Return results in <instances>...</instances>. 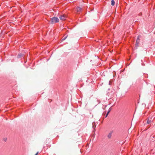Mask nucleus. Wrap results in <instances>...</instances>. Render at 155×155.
Masks as SVG:
<instances>
[{
    "instance_id": "nucleus-1",
    "label": "nucleus",
    "mask_w": 155,
    "mask_h": 155,
    "mask_svg": "<svg viewBox=\"0 0 155 155\" xmlns=\"http://www.w3.org/2000/svg\"><path fill=\"white\" fill-rule=\"evenodd\" d=\"M59 19L56 17H54L51 18V20L49 21V22L51 24H53L54 23H56L59 22Z\"/></svg>"
},
{
    "instance_id": "nucleus-2",
    "label": "nucleus",
    "mask_w": 155,
    "mask_h": 155,
    "mask_svg": "<svg viewBox=\"0 0 155 155\" xmlns=\"http://www.w3.org/2000/svg\"><path fill=\"white\" fill-rule=\"evenodd\" d=\"M141 35H138L137 37V39L136 42L135 44V48H136V49L137 48V47L138 46V45L139 43V42L140 41V38L141 37Z\"/></svg>"
},
{
    "instance_id": "nucleus-3",
    "label": "nucleus",
    "mask_w": 155,
    "mask_h": 155,
    "mask_svg": "<svg viewBox=\"0 0 155 155\" xmlns=\"http://www.w3.org/2000/svg\"><path fill=\"white\" fill-rule=\"evenodd\" d=\"M66 16L64 15H61L60 17L59 18L60 20H64L65 19Z\"/></svg>"
},
{
    "instance_id": "nucleus-4",
    "label": "nucleus",
    "mask_w": 155,
    "mask_h": 155,
    "mask_svg": "<svg viewBox=\"0 0 155 155\" xmlns=\"http://www.w3.org/2000/svg\"><path fill=\"white\" fill-rule=\"evenodd\" d=\"M23 55V54L21 53H19L18 54V55L17 56V58H21L22 57Z\"/></svg>"
},
{
    "instance_id": "nucleus-5",
    "label": "nucleus",
    "mask_w": 155,
    "mask_h": 155,
    "mask_svg": "<svg viewBox=\"0 0 155 155\" xmlns=\"http://www.w3.org/2000/svg\"><path fill=\"white\" fill-rule=\"evenodd\" d=\"M152 122V118H148L147 121V124H150Z\"/></svg>"
},
{
    "instance_id": "nucleus-6",
    "label": "nucleus",
    "mask_w": 155,
    "mask_h": 155,
    "mask_svg": "<svg viewBox=\"0 0 155 155\" xmlns=\"http://www.w3.org/2000/svg\"><path fill=\"white\" fill-rule=\"evenodd\" d=\"M115 2L114 0H112L111 1V5L112 6H114L115 5Z\"/></svg>"
},
{
    "instance_id": "nucleus-7",
    "label": "nucleus",
    "mask_w": 155,
    "mask_h": 155,
    "mask_svg": "<svg viewBox=\"0 0 155 155\" xmlns=\"http://www.w3.org/2000/svg\"><path fill=\"white\" fill-rule=\"evenodd\" d=\"M111 137V133H110L108 135V137L109 138H110Z\"/></svg>"
},
{
    "instance_id": "nucleus-8",
    "label": "nucleus",
    "mask_w": 155,
    "mask_h": 155,
    "mask_svg": "<svg viewBox=\"0 0 155 155\" xmlns=\"http://www.w3.org/2000/svg\"><path fill=\"white\" fill-rule=\"evenodd\" d=\"M81 8L78 7L77 8V10L78 11H81Z\"/></svg>"
},
{
    "instance_id": "nucleus-9",
    "label": "nucleus",
    "mask_w": 155,
    "mask_h": 155,
    "mask_svg": "<svg viewBox=\"0 0 155 155\" xmlns=\"http://www.w3.org/2000/svg\"><path fill=\"white\" fill-rule=\"evenodd\" d=\"M68 37V35H67L66 36L65 38H63L62 40V41H64V40H65V39L67 38Z\"/></svg>"
},
{
    "instance_id": "nucleus-10",
    "label": "nucleus",
    "mask_w": 155,
    "mask_h": 155,
    "mask_svg": "<svg viewBox=\"0 0 155 155\" xmlns=\"http://www.w3.org/2000/svg\"><path fill=\"white\" fill-rule=\"evenodd\" d=\"M111 110V109H109V111L107 112V115H108V114H109L110 112V110Z\"/></svg>"
},
{
    "instance_id": "nucleus-11",
    "label": "nucleus",
    "mask_w": 155,
    "mask_h": 155,
    "mask_svg": "<svg viewBox=\"0 0 155 155\" xmlns=\"http://www.w3.org/2000/svg\"><path fill=\"white\" fill-rule=\"evenodd\" d=\"M38 153V151H37L35 155H37Z\"/></svg>"
},
{
    "instance_id": "nucleus-12",
    "label": "nucleus",
    "mask_w": 155,
    "mask_h": 155,
    "mask_svg": "<svg viewBox=\"0 0 155 155\" xmlns=\"http://www.w3.org/2000/svg\"><path fill=\"white\" fill-rule=\"evenodd\" d=\"M142 13H139V15H142Z\"/></svg>"
},
{
    "instance_id": "nucleus-13",
    "label": "nucleus",
    "mask_w": 155,
    "mask_h": 155,
    "mask_svg": "<svg viewBox=\"0 0 155 155\" xmlns=\"http://www.w3.org/2000/svg\"><path fill=\"white\" fill-rule=\"evenodd\" d=\"M107 115V114H106V116L105 117H107V115Z\"/></svg>"
},
{
    "instance_id": "nucleus-14",
    "label": "nucleus",
    "mask_w": 155,
    "mask_h": 155,
    "mask_svg": "<svg viewBox=\"0 0 155 155\" xmlns=\"http://www.w3.org/2000/svg\"><path fill=\"white\" fill-rule=\"evenodd\" d=\"M110 83H111L110 81V82H109V84L110 85Z\"/></svg>"
},
{
    "instance_id": "nucleus-15",
    "label": "nucleus",
    "mask_w": 155,
    "mask_h": 155,
    "mask_svg": "<svg viewBox=\"0 0 155 155\" xmlns=\"http://www.w3.org/2000/svg\"><path fill=\"white\" fill-rule=\"evenodd\" d=\"M6 139H4V140H5V141H6Z\"/></svg>"
},
{
    "instance_id": "nucleus-16",
    "label": "nucleus",
    "mask_w": 155,
    "mask_h": 155,
    "mask_svg": "<svg viewBox=\"0 0 155 155\" xmlns=\"http://www.w3.org/2000/svg\"><path fill=\"white\" fill-rule=\"evenodd\" d=\"M113 76L114 77V74L113 75Z\"/></svg>"
}]
</instances>
